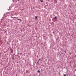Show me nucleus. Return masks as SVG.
<instances>
[{
    "instance_id": "obj_1",
    "label": "nucleus",
    "mask_w": 76,
    "mask_h": 76,
    "mask_svg": "<svg viewBox=\"0 0 76 76\" xmlns=\"http://www.w3.org/2000/svg\"><path fill=\"white\" fill-rule=\"evenodd\" d=\"M57 16H55V18H54V19L56 20V21H57Z\"/></svg>"
},
{
    "instance_id": "obj_2",
    "label": "nucleus",
    "mask_w": 76,
    "mask_h": 76,
    "mask_svg": "<svg viewBox=\"0 0 76 76\" xmlns=\"http://www.w3.org/2000/svg\"><path fill=\"white\" fill-rule=\"evenodd\" d=\"M10 9H11V7L10 6L9 7V9H8V10H10Z\"/></svg>"
},
{
    "instance_id": "obj_3",
    "label": "nucleus",
    "mask_w": 76,
    "mask_h": 76,
    "mask_svg": "<svg viewBox=\"0 0 76 76\" xmlns=\"http://www.w3.org/2000/svg\"><path fill=\"white\" fill-rule=\"evenodd\" d=\"M38 18V16H35V19L37 20V18Z\"/></svg>"
},
{
    "instance_id": "obj_4",
    "label": "nucleus",
    "mask_w": 76,
    "mask_h": 76,
    "mask_svg": "<svg viewBox=\"0 0 76 76\" xmlns=\"http://www.w3.org/2000/svg\"><path fill=\"white\" fill-rule=\"evenodd\" d=\"M37 72H38V73H40V71L39 70H38Z\"/></svg>"
},
{
    "instance_id": "obj_5",
    "label": "nucleus",
    "mask_w": 76,
    "mask_h": 76,
    "mask_svg": "<svg viewBox=\"0 0 76 76\" xmlns=\"http://www.w3.org/2000/svg\"><path fill=\"white\" fill-rule=\"evenodd\" d=\"M37 63L38 64V65H39V60H38V61H37Z\"/></svg>"
},
{
    "instance_id": "obj_6",
    "label": "nucleus",
    "mask_w": 76,
    "mask_h": 76,
    "mask_svg": "<svg viewBox=\"0 0 76 76\" xmlns=\"http://www.w3.org/2000/svg\"><path fill=\"white\" fill-rule=\"evenodd\" d=\"M17 20H20V22L22 20H21V19H17Z\"/></svg>"
},
{
    "instance_id": "obj_7",
    "label": "nucleus",
    "mask_w": 76,
    "mask_h": 76,
    "mask_svg": "<svg viewBox=\"0 0 76 76\" xmlns=\"http://www.w3.org/2000/svg\"><path fill=\"white\" fill-rule=\"evenodd\" d=\"M62 54H63V53L60 54V56H61L62 55Z\"/></svg>"
},
{
    "instance_id": "obj_8",
    "label": "nucleus",
    "mask_w": 76,
    "mask_h": 76,
    "mask_svg": "<svg viewBox=\"0 0 76 76\" xmlns=\"http://www.w3.org/2000/svg\"><path fill=\"white\" fill-rule=\"evenodd\" d=\"M41 2H43V1L42 0H40Z\"/></svg>"
},
{
    "instance_id": "obj_9",
    "label": "nucleus",
    "mask_w": 76,
    "mask_h": 76,
    "mask_svg": "<svg viewBox=\"0 0 76 76\" xmlns=\"http://www.w3.org/2000/svg\"><path fill=\"white\" fill-rule=\"evenodd\" d=\"M22 53H20V56H21L22 55Z\"/></svg>"
},
{
    "instance_id": "obj_10",
    "label": "nucleus",
    "mask_w": 76,
    "mask_h": 76,
    "mask_svg": "<svg viewBox=\"0 0 76 76\" xmlns=\"http://www.w3.org/2000/svg\"><path fill=\"white\" fill-rule=\"evenodd\" d=\"M12 60H14V57H12Z\"/></svg>"
},
{
    "instance_id": "obj_11",
    "label": "nucleus",
    "mask_w": 76,
    "mask_h": 76,
    "mask_svg": "<svg viewBox=\"0 0 76 76\" xmlns=\"http://www.w3.org/2000/svg\"><path fill=\"white\" fill-rule=\"evenodd\" d=\"M64 53H66V51H64Z\"/></svg>"
},
{
    "instance_id": "obj_12",
    "label": "nucleus",
    "mask_w": 76,
    "mask_h": 76,
    "mask_svg": "<svg viewBox=\"0 0 76 76\" xmlns=\"http://www.w3.org/2000/svg\"><path fill=\"white\" fill-rule=\"evenodd\" d=\"M12 56H13L12 57H14V55H13Z\"/></svg>"
},
{
    "instance_id": "obj_13",
    "label": "nucleus",
    "mask_w": 76,
    "mask_h": 76,
    "mask_svg": "<svg viewBox=\"0 0 76 76\" xmlns=\"http://www.w3.org/2000/svg\"><path fill=\"white\" fill-rule=\"evenodd\" d=\"M39 60H41V59H39Z\"/></svg>"
},
{
    "instance_id": "obj_14",
    "label": "nucleus",
    "mask_w": 76,
    "mask_h": 76,
    "mask_svg": "<svg viewBox=\"0 0 76 76\" xmlns=\"http://www.w3.org/2000/svg\"><path fill=\"white\" fill-rule=\"evenodd\" d=\"M38 9H40V8H39V7H38Z\"/></svg>"
},
{
    "instance_id": "obj_15",
    "label": "nucleus",
    "mask_w": 76,
    "mask_h": 76,
    "mask_svg": "<svg viewBox=\"0 0 76 76\" xmlns=\"http://www.w3.org/2000/svg\"><path fill=\"white\" fill-rule=\"evenodd\" d=\"M53 34H54V32H53Z\"/></svg>"
},
{
    "instance_id": "obj_16",
    "label": "nucleus",
    "mask_w": 76,
    "mask_h": 76,
    "mask_svg": "<svg viewBox=\"0 0 76 76\" xmlns=\"http://www.w3.org/2000/svg\"><path fill=\"white\" fill-rule=\"evenodd\" d=\"M0 54H1V52L0 53Z\"/></svg>"
},
{
    "instance_id": "obj_17",
    "label": "nucleus",
    "mask_w": 76,
    "mask_h": 76,
    "mask_svg": "<svg viewBox=\"0 0 76 76\" xmlns=\"http://www.w3.org/2000/svg\"><path fill=\"white\" fill-rule=\"evenodd\" d=\"M19 23H20V22L19 21Z\"/></svg>"
},
{
    "instance_id": "obj_18",
    "label": "nucleus",
    "mask_w": 76,
    "mask_h": 76,
    "mask_svg": "<svg viewBox=\"0 0 76 76\" xmlns=\"http://www.w3.org/2000/svg\"><path fill=\"white\" fill-rule=\"evenodd\" d=\"M12 1H13V0H12Z\"/></svg>"
},
{
    "instance_id": "obj_19",
    "label": "nucleus",
    "mask_w": 76,
    "mask_h": 76,
    "mask_svg": "<svg viewBox=\"0 0 76 76\" xmlns=\"http://www.w3.org/2000/svg\"><path fill=\"white\" fill-rule=\"evenodd\" d=\"M18 54H19V53H18Z\"/></svg>"
},
{
    "instance_id": "obj_20",
    "label": "nucleus",
    "mask_w": 76,
    "mask_h": 76,
    "mask_svg": "<svg viewBox=\"0 0 76 76\" xmlns=\"http://www.w3.org/2000/svg\"><path fill=\"white\" fill-rule=\"evenodd\" d=\"M19 0H18V1H19Z\"/></svg>"
},
{
    "instance_id": "obj_21",
    "label": "nucleus",
    "mask_w": 76,
    "mask_h": 76,
    "mask_svg": "<svg viewBox=\"0 0 76 76\" xmlns=\"http://www.w3.org/2000/svg\"><path fill=\"white\" fill-rule=\"evenodd\" d=\"M15 18H16V17H15Z\"/></svg>"
},
{
    "instance_id": "obj_22",
    "label": "nucleus",
    "mask_w": 76,
    "mask_h": 76,
    "mask_svg": "<svg viewBox=\"0 0 76 76\" xmlns=\"http://www.w3.org/2000/svg\"><path fill=\"white\" fill-rule=\"evenodd\" d=\"M17 56H18V55H17Z\"/></svg>"
},
{
    "instance_id": "obj_23",
    "label": "nucleus",
    "mask_w": 76,
    "mask_h": 76,
    "mask_svg": "<svg viewBox=\"0 0 76 76\" xmlns=\"http://www.w3.org/2000/svg\"><path fill=\"white\" fill-rule=\"evenodd\" d=\"M3 18H4V17H3Z\"/></svg>"
}]
</instances>
